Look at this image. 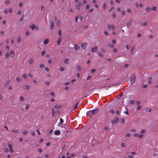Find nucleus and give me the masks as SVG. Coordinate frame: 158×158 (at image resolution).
<instances>
[{
    "label": "nucleus",
    "mask_w": 158,
    "mask_h": 158,
    "mask_svg": "<svg viewBox=\"0 0 158 158\" xmlns=\"http://www.w3.org/2000/svg\"><path fill=\"white\" fill-rule=\"evenodd\" d=\"M136 80V77L135 75L134 74L132 75L131 78V82L132 84H133L135 81Z\"/></svg>",
    "instance_id": "nucleus-1"
},
{
    "label": "nucleus",
    "mask_w": 158,
    "mask_h": 158,
    "mask_svg": "<svg viewBox=\"0 0 158 158\" xmlns=\"http://www.w3.org/2000/svg\"><path fill=\"white\" fill-rule=\"evenodd\" d=\"M108 27L109 30L112 29L113 30H114L115 28V27L114 25H108Z\"/></svg>",
    "instance_id": "nucleus-2"
},
{
    "label": "nucleus",
    "mask_w": 158,
    "mask_h": 158,
    "mask_svg": "<svg viewBox=\"0 0 158 158\" xmlns=\"http://www.w3.org/2000/svg\"><path fill=\"white\" fill-rule=\"evenodd\" d=\"M119 120V118H116L114 120H113L112 121V123L114 124H115L116 123H117Z\"/></svg>",
    "instance_id": "nucleus-3"
},
{
    "label": "nucleus",
    "mask_w": 158,
    "mask_h": 158,
    "mask_svg": "<svg viewBox=\"0 0 158 158\" xmlns=\"http://www.w3.org/2000/svg\"><path fill=\"white\" fill-rule=\"evenodd\" d=\"M87 46V44L86 43L82 44L81 47L83 49H85Z\"/></svg>",
    "instance_id": "nucleus-4"
},
{
    "label": "nucleus",
    "mask_w": 158,
    "mask_h": 158,
    "mask_svg": "<svg viewBox=\"0 0 158 158\" xmlns=\"http://www.w3.org/2000/svg\"><path fill=\"white\" fill-rule=\"evenodd\" d=\"M10 56L11 57H13L14 56V52L13 50H12L11 51L10 54Z\"/></svg>",
    "instance_id": "nucleus-5"
},
{
    "label": "nucleus",
    "mask_w": 158,
    "mask_h": 158,
    "mask_svg": "<svg viewBox=\"0 0 158 158\" xmlns=\"http://www.w3.org/2000/svg\"><path fill=\"white\" fill-rule=\"evenodd\" d=\"M98 112V110H92V111H91V113L93 115H95V114H96Z\"/></svg>",
    "instance_id": "nucleus-6"
},
{
    "label": "nucleus",
    "mask_w": 158,
    "mask_h": 158,
    "mask_svg": "<svg viewBox=\"0 0 158 158\" xmlns=\"http://www.w3.org/2000/svg\"><path fill=\"white\" fill-rule=\"evenodd\" d=\"M97 47H95L92 49V52H96L97 51Z\"/></svg>",
    "instance_id": "nucleus-7"
},
{
    "label": "nucleus",
    "mask_w": 158,
    "mask_h": 158,
    "mask_svg": "<svg viewBox=\"0 0 158 158\" xmlns=\"http://www.w3.org/2000/svg\"><path fill=\"white\" fill-rule=\"evenodd\" d=\"M91 115V113L90 111H89L86 113V116L87 117H90Z\"/></svg>",
    "instance_id": "nucleus-8"
},
{
    "label": "nucleus",
    "mask_w": 158,
    "mask_h": 158,
    "mask_svg": "<svg viewBox=\"0 0 158 158\" xmlns=\"http://www.w3.org/2000/svg\"><path fill=\"white\" fill-rule=\"evenodd\" d=\"M61 105H56L53 107V109L54 110V109L56 108H60L61 107Z\"/></svg>",
    "instance_id": "nucleus-9"
},
{
    "label": "nucleus",
    "mask_w": 158,
    "mask_h": 158,
    "mask_svg": "<svg viewBox=\"0 0 158 158\" xmlns=\"http://www.w3.org/2000/svg\"><path fill=\"white\" fill-rule=\"evenodd\" d=\"M54 134L55 135H59L60 134V131L59 130H56L54 131Z\"/></svg>",
    "instance_id": "nucleus-10"
},
{
    "label": "nucleus",
    "mask_w": 158,
    "mask_h": 158,
    "mask_svg": "<svg viewBox=\"0 0 158 158\" xmlns=\"http://www.w3.org/2000/svg\"><path fill=\"white\" fill-rule=\"evenodd\" d=\"M30 88V86L29 85H25L24 87V89L26 90H28Z\"/></svg>",
    "instance_id": "nucleus-11"
},
{
    "label": "nucleus",
    "mask_w": 158,
    "mask_h": 158,
    "mask_svg": "<svg viewBox=\"0 0 158 158\" xmlns=\"http://www.w3.org/2000/svg\"><path fill=\"white\" fill-rule=\"evenodd\" d=\"M19 99H20V101H21V102H24V99L23 96H20L19 97Z\"/></svg>",
    "instance_id": "nucleus-12"
},
{
    "label": "nucleus",
    "mask_w": 158,
    "mask_h": 158,
    "mask_svg": "<svg viewBox=\"0 0 158 158\" xmlns=\"http://www.w3.org/2000/svg\"><path fill=\"white\" fill-rule=\"evenodd\" d=\"M80 48L79 46L77 45H75V50H78Z\"/></svg>",
    "instance_id": "nucleus-13"
},
{
    "label": "nucleus",
    "mask_w": 158,
    "mask_h": 158,
    "mask_svg": "<svg viewBox=\"0 0 158 158\" xmlns=\"http://www.w3.org/2000/svg\"><path fill=\"white\" fill-rule=\"evenodd\" d=\"M12 132L15 133L16 134L19 132V131L17 129H14L12 130Z\"/></svg>",
    "instance_id": "nucleus-14"
},
{
    "label": "nucleus",
    "mask_w": 158,
    "mask_h": 158,
    "mask_svg": "<svg viewBox=\"0 0 158 158\" xmlns=\"http://www.w3.org/2000/svg\"><path fill=\"white\" fill-rule=\"evenodd\" d=\"M48 43H49V40H48V39H46L44 41V43L45 45L48 44Z\"/></svg>",
    "instance_id": "nucleus-15"
},
{
    "label": "nucleus",
    "mask_w": 158,
    "mask_h": 158,
    "mask_svg": "<svg viewBox=\"0 0 158 158\" xmlns=\"http://www.w3.org/2000/svg\"><path fill=\"white\" fill-rule=\"evenodd\" d=\"M30 28H31L32 30H33L35 28V25L34 24L30 26Z\"/></svg>",
    "instance_id": "nucleus-16"
},
{
    "label": "nucleus",
    "mask_w": 158,
    "mask_h": 158,
    "mask_svg": "<svg viewBox=\"0 0 158 158\" xmlns=\"http://www.w3.org/2000/svg\"><path fill=\"white\" fill-rule=\"evenodd\" d=\"M51 24L50 28H51V29H52L54 28V25L53 24V23L52 22H51Z\"/></svg>",
    "instance_id": "nucleus-17"
},
{
    "label": "nucleus",
    "mask_w": 158,
    "mask_h": 158,
    "mask_svg": "<svg viewBox=\"0 0 158 158\" xmlns=\"http://www.w3.org/2000/svg\"><path fill=\"white\" fill-rule=\"evenodd\" d=\"M61 41V38L60 37L59 38L57 42V44L58 45H59L60 44Z\"/></svg>",
    "instance_id": "nucleus-18"
},
{
    "label": "nucleus",
    "mask_w": 158,
    "mask_h": 158,
    "mask_svg": "<svg viewBox=\"0 0 158 158\" xmlns=\"http://www.w3.org/2000/svg\"><path fill=\"white\" fill-rule=\"evenodd\" d=\"M55 110L52 109V115L53 117H55Z\"/></svg>",
    "instance_id": "nucleus-19"
},
{
    "label": "nucleus",
    "mask_w": 158,
    "mask_h": 158,
    "mask_svg": "<svg viewBox=\"0 0 158 158\" xmlns=\"http://www.w3.org/2000/svg\"><path fill=\"white\" fill-rule=\"evenodd\" d=\"M10 0H7L5 2V4L7 6L10 4Z\"/></svg>",
    "instance_id": "nucleus-20"
},
{
    "label": "nucleus",
    "mask_w": 158,
    "mask_h": 158,
    "mask_svg": "<svg viewBox=\"0 0 158 158\" xmlns=\"http://www.w3.org/2000/svg\"><path fill=\"white\" fill-rule=\"evenodd\" d=\"M152 79L151 78H149L148 79L147 82L148 84H151L152 83Z\"/></svg>",
    "instance_id": "nucleus-21"
},
{
    "label": "nucleus",
    "mask_w": 158,
    "mask_h": 158,
    "mask_svg": "<svg viewBox=\"0 0 158 158\" xmlns=\"http://www.w3.org/2000/svg\"><path fill=\"white\" fill-rule=\"evenodd\" d=\"M146 132V130L144 129H143L141 130L140 131V133H145Z\"/></svg>",
    "instance_id": "nucleus-22"
},
{
    "label": "nucleus",
    "mask_w": 158,
    "mask_h": 158,
    "mask_svg": "<svg viewBox=\"0 0 158 158\" xmlns=\"http://www.w3.org/2000/svg\"><path fill=\"white\" fill-rule=\"evenodd\" d=\"M152 9L149 7H147L146 8V10L148 12H150L151 11Z\"/></svg>",
    "instance_id": "nucleus-23"
},
{
    "label": "nucleus",
    "mask_w": 158,
    "mask_h": 158,
    "mask_svg": "<svg viewBox=\"0 0 158 158\" xmlns=\"http://www.w3.org/2000/svg\"><path fill=\"white\" fill-rule=\"evenodd\" d=\"M9 52H7L6 54V57L7 59L9 57Z\"/></svg>",
    "instance_id": "nucleus-24"
},
{
    "label": "nucleus",
    "mask_w": 158,
    "mask_h": 158,
    "mask_svg": "<svg viewBox=\"0 0 158 158\" xmlns=\"http://www.w3.org/2000/svg\"><path fill=\"white\" fill-rule=\"evenodd\" d=\"M21 38L19 36L18 37V39H17V41L18 42V43H19L21 41Z\"/></svg>",
    "instance_id": "nucleus-25"
},
{
    "label": "nucleus",
    "mask_w": 158,
    "mask_h": 158,
    "mask_svg": "<svg viewBox=\"0 0 158 158\" xmlns=\"http://www.w3.org/2000/svg\"><path fill=\"white\" fill-rule=\"evenodd\" d=\"M16 80L18 82H20L21 81V79L19 77L17 78Z\"/></svg>",
    "instance_id": "nucleus-26"
},
{
    "label": "nucleus",
    "mask_w": 158,
    "mask_h": 158,
    "mask_svg": "<svg viewBox=\"0 0 158 158\" xmlns=\"http://www.w3.org/2000/svg\"><path fill=\"white\" fill-rule=\"evenodd\" d=\"M50 94L51 95L52 97H54L55 96V94L53 92H51L50 93Z\"/></svg>",
    "instance_id": "nucleus-27"
},
{
    "label": "nucleus",
    "mask_w": 158,
    "mask_h": 158,
    "mask_svg": "<svg viewBox=\"0 0 158 158\" xmlns=\"http://www.w3.org/2000/svg\"><path fill=\"white\" fill-rule=\"evenodd\" d=\"M57 25L58 26H60L61 25V23L60 22V21H58L57 22Z\"/></svg>",
    "instance_id": "nucleus-28"
},
{
    "label": "nucleus",
    "mask_w": 158,
    "mask_h": 158,
    "mask_svg": "<svg viewBox=\"0 0 158 158\" xmlns=\"http://www.w3.org/2000/svg\"><path fill=\"white\" fill-rule=\"evenodd\" d=\"M131 136V134L130 133H128L126 134V136L127 137H130Z\"/></svg>",
    "instance_id": "nucleus-29"
},
{
    "label": "nucleus",
    "mask_w": 158,
    "mask_h": 158,
    "mask_svg": "<svg viewBox=\"0 0 158 158\" xmlns=\"http://www.w3.org/2000/svg\"><path fill=\"white\" fill-rule=\"evenodd\" d=\"M69 63V59H66L65 60L64 62V63H66V64H68V63Z\"/></svg>",
    "instance_id": "nucleus-30"
},
{
    "label": "nucleus",
    "mask_w": 158,
    "mask_h": 158,
    "mask_svg": "<svg viewBox=\"0 0 158 158\" xmlns=\"http://www.w3.org/2000/svg\"><path fill=\"white\" fill-rule=\"evenodd\" d=\"M10 81H7L6 82V84L5 85V86H6L7 85H9L10 84Z\"/></svg>",
    "instance_id": "nucleus-31"
},
{
    "label": "nucleus",
    "mask_w": 158,
    "mask_h": 158,
    "mask_svg": "<svg viewBox=\"0 0 158 158\" xmlns=\"http://www.w3.org/2000/svg\"><path fill=\"white\" fill-rule=\"evenodd\" d=\"M98 55L99 56H100L101 57H103V55L102 54L100 53L99 52H98Z\"/></svg>",
    "instance_id": "nucleus-32"
},
{
    "label": "nucleus",
    "mask_w": 158,
    "mask_h": 158,
    "mask_svg": "<svg viewBox=\"0 0 158 158\" xmlns=\"http://www.w3.org/2000/svg\"><path fill=\"white\" fill-rule=\"evenodd\" d=\"M22 77L24 79H25L26 77H27V75L26 74H23V75L22 76Z\"/></svg>",
    "instance_id": "nucleus-33"
},
{
    "label": "nucleus",
    "mask_w": 158,
    "mask_h": 158,
    "mask_svg": "<svg viewBox=\"0 0 158 158\" xmlns=\"http://www.w3.org/2000/svg\"><path fill=\"white\" fill-rule=\"evenodd\" d=\"M27 132L26 130H25L23 132V134L24 135H27Z\"/></svg>",
    "instance_id": "nucleus-34"
},
{
    "label": "nucleus",
    "mask_w": 158,
    "mask_h": 158,
    "mask_svg": "<svg viewBox=\"0 0 158 158\" xmlns=\"http://www.w3.org/2000/svg\"><path fill=\"white\" fill-rule=\"evenodd\" d=\"M139 134L137 133H135L133 134V136L135 137H139Z\"/></svg>",
    "instance_id": "nucleus-35"
},
{
    "label": "nucleus",
    "mask_w": 158,
    "mask_h": 158,
    "mask_svg": "<svg viewBox=\"0 0 158 158\" xmlns=\"http://www.w3.org/2000/svg\"><path fill=\"white\" fill-rule=\"evenodd\" d=\"M33 62V60L30 59V60H29V63L30 64H32Z\"/></svg>",
    "instance_id": "nucleus-36"
},
{
    "label": "nucleus",
    "mask_w": 158,
    "mask_h": 158,
    "mask_svg": "<svg viewBox=\"0 0 158 158\" xmlns=\"http://www.w3.org/2000/svg\"><path fill=\"white\" fill-rule=\"evenodd\" d=\"M106 5L105 3H104L103 5V7L104 9H106Z\"/></svg>",
    "instance_id": "nucleus-37"
},
{
    "label": "nucleus",
    "mask_w": 158,
    "mask_h": 158,
    "mask_svg": "<svg viewBox=\"0 0 158 158\" xmlns=\"http://www.w3.org/2000/svg\"><path fill=\"white\" fill-rule=\"evenodd\" d=\"M63 122H64L62 118H60V123H59L62 124V123H63Z\"/></svg>",
    "instance_id": "nucleus-38"
},
{
    "label": "nucleus",
    "mask_w": 158,
    "mask_h": 158,
    "mask_svg": "<svg viewBox=\"0 0 158 158\" xmlns=\"http://www.w3.org/2000/svg\"><path fill=\"white\" fill-rule=\"evenodd\" d=\"M126 144L125 143H122L121 144V146L123 148H125L126 147Z\"/></svg>",
    "instance_id": "nucleus-39"
},
{
    "label": "nucleus",
    "mask_w": 158,
    "mask_h": 158,
    "mask_svg": "<svg viewBox=\"0 0 158 158\" xmlns=\"http://www.w3.org/2000/svg\"><path fill=\"white\" fill-rule=\"evenodd\" d=\"M9 12V10H7L6 9H5L4 10V12L6 14H7Z\"/></svg>",
    "instance_id": "nucleus-40"
},
{
    "label": "nucleus",
    "mask_w": 158,
    "mask_h": 158,
    "mask_svg": "<svg viewBox=\"0 0 158 158\" xmlns=\"http://www.w3.org/2000/svg\"><path fill=\"white\" fill-rule=\"evenodd\" d=\"M41 9L42 10H44L45 9V7L43 6H41Z\"/></svg>",
    "instance_id": "nucleus-41"
},
{
    "label": "nucleus",
    "mask_w": 158,
    "mask_h": 158,
    "mask_svg": "<svg viewBox=\"0 0 158 158\" xmlns=\"http://www.w3.org/2000/svg\"><path fill=\"white\" fill-rule=\"evenodd\" d=\"M45 84L47 85H48L50 84V82L48 81H46L45 82Z\"/></svg>",
    "instance_id": "nucleus-42"
},
{
    "label": "nucleus",
    "mask_w": 158,
    "mask_h": 158,
    "mask_svg": "<svg viewBox=\"0 0 158 158\" xmlns=\"http://www.w3.org/2000/svg\"><path fill=\"white\" fill-rule=\"evenodd\" d=\"M127 12L129 13V14H130L131 13V10L130 9H128L127 10Z\"/></svg>",
    "instance_id": "nucleus-43"
},
{
    "label": "nucleus",
    "mask_w": 158,
    "mask_h": 158,
    "mask_svg": "<svg viewBox=\"0 0 158 158\" xmlns=\"http://www.w3.org/2000/svg\"><path fill=\"white\" fill-rule=\"evenodd\" d=\"M156 6H153L152 7V10H156Z\"/></svg>",
    "instance_id": "nucleus-44"
},
{
    "label": "nucleus",
    "mask_w": 158,
    "mask_h": 158,
    "mask_svg": "<svg viewBox=\"0 0 158 158\" xmlns=\"http://www.w3.org/2000/svg\"><path fill=\"white\" fill-rule=\"evenodd\" d=\"M142 107L141 106L139 105L137 108V109L138 110H139L141 109Z\"/></svg>",
    "instance_id": "nucleus-45"
},
{
    "label": "nucleus",
    "mask_w": 158,
    "mask_h": 158,
    "mask_svg": "<svg viewBox=\"0 0 158 158\" xmlns=\"http://www.w3.org/2000/svg\"><path fill=\"white\" fill-rule=\"evenodd\" d=\"M8 146L10 149H12V146L11 144L9 143Z\"/></svg>",
    "instance_id": "nucleus-46"
},
{
    "label": "nucleus",
    "mask_w": 158,
    "mask_h": 158,
    "mask_svg": "<svg viewBox=\"0 0 158 158\" xmlns=\"http://www.w3.org/2000/svg\"><path fill=\"white\" fill-rule=\"evenodd\" d=\"M131 132H136L137 131V130L136 129H132L131 130Z\"/></svg>",
    "instance_id": "nucleus-47"
},
{
    "label": "nucleus",
    "mask_w": 158,
    "mask_h": 158,
    "mask_svg": "<svg viewBox=\"0 0 158 158\" xmlns=\"http://www.w3.org/2000/svg\"><path fill=\"white\" fill-rule=\"evenodd\" d=\"M37 133H38V134L39 135H40L41 134V133L39 131V130L38 129H37L36 130Z\"/></svg>",
    "instance_id": "nucleus-48"
},
{
    "label": "nucleus",
    "mask_w": 158,
    "mask_h": 158,
    "mask_svg": "<svg viewBox=\"0 0 158 158\" xmlns=\"http://www.w3.org/2000/svg\"><path fill=\"white\" fill-rule=\"evenodd\" d=\"M142 24H143V26H146V25H147V22H144V23H142Z\"/></svg>",
    "instance_id": "nucleus-49"
},
{
    "label": "nucleus",
    "mask_w": 158,
    "mask_h": 158,
    "mask_svg": "<svg viewBox=\"0 0 158 158\" xmlns=\"http://www.w3.org/2000/svg\"><path fill=\"white\" fill-rule=\"evenodd\" d=\"M129 103L130 104H133L134 103V101H132V100H130L129 101Z\"/></svg>",
    "instance_id": "nucleus-50"
},
{
    "label": "nucleus",
    "mask_w": 158,
    "mask_h": 158,
    "mask_svg": "<svg viewBox=\"0 0 158 158\" xmlns=\"http://www.w3.org/2000/svg\"><path fill=\"white\" fill-rule=\"evenodd\" d=\"M29 107V105H27L26 106V109L27 110L28 109Z\"/></svg>",
    "instance_id": "nucleus-51"
},
{
    "label": "nucleus",
    "mask_w": 158,
    "mask_h": 158,
    "mask_svg": "<svg viewBox=\"0 0 158 158\" xmlns=\"http://www.w3.org/2000/svg\"><path fill=\"white\" fill-rule=\"evenodd\" d=\"M143 135H139V138H143Z\"/></svg>",
    "instance_id": "nucleus-52"
},
{
    "label": "nucleus",
    "mask_w": 158,
    "mask_h": 158,
    "mask_svg": "<svg viewBox=\"0 0 158 158\" xmlns=\"http://www.w3.org/2000/svg\"><path fill=\"white\" fill-rule=\"evenodd\" d=\"M151 108H147V109H146V111H147V112H150L151 111Z\"/></svg>",
    "instance_id": "nucleus-53"
},
{
    "label": "nucleus",
    "mask_w": 158,
    "mask_h": 158,
    "mask_svg": "<svg viewBox=\"0 0 158 158\" xmlns=\"http://www.w3.org/2000/svg\"><path fill=\"white\" fill-rule=\"evenodd\" d=\"M9 50V46L7 45L6 47V51H8Z\"/></svg>",
    "instance_id": "nucleus-54"
},
{
    "label": "nucleus",
    "mask_w": 158,
    "mask_h": 158,
    "mask_svg": "<svg viewBox=\"0 0 158 158\" xmlns=\"http://www.w3.org/2000/svg\"><path fill=\"white\" fill-rule=\"evenodd\" d=\"M4 150L6 152H8L9 151V149L7 148H4Z\"/></svg>",
    "instance_id": "nucleus-55"
},
{
    "label": "nucleus",
    "mask_w": 158,
    "mask_h": 158,
    "mask_svg": "<svg viewBox=\"0 0 158 158\" xmlns=\"http://www.w3.org/2000/svg\"><path fill=\"white\" fill-rule=\"evenodd\" d=\"M117 49L116 48H114L113 49V51L114 52H117Z\"/></svg>",
    "instance_id": "nucleus-56"
},
{
    "label": "nucleus",
    "mask_w": 158,
    "mask_h": 158,
    "mask_svg": "<svg viewBox=\"0 0 158 158\" xmlns=\"http://www.w3.org/2000/svg\"><path fill=\"white\" fill-rule=\"evenodd\" d=\"M26 35H27V36H28L29 35V32L28 31H27L26 32Z\"/></svg>",
    "instance_id": "nucleus-57"
},
{
    "label": "nucleus",
    "mask_w": 158,
    "mask_h": 158,
    "mask_svg": "<svg viewBox=\"0 0 158 158\" xmlns=\"http://www.w3.org/2000/svg\"><path fill=\"white\" fill-rule=\"evenodd\" d=\"M31 133L33 136H34L35 135V133L34 132H32Z\"/></svg>",
    "instance_id": "nucleus-58"
},
{
    "label": "nucleus",
    "mask_w": 158,
    "mask_h": 158,
    "mask_svg": "<svg viewBox=\"0 0 158 158\" xmlns=\"http://www.w3.org/2000/svg\"><path fill=\"white\" fill-rule=\"evenodd\" d=\"M44 64H40V68L41 69H43L44 68Z\"/></svg>",
    "instance_id": "nucleus-59"
},
{
    "label": "nucleus",
    "mask_w": 158,
    "mask_h": 158,
    "mask_svg": "<svg viewBox=\"0 0 158 158\" xmlns=\"http://www.w3.org/2000/svg\"><path fill=\"white\" fill-rule=\"evenodd\" d=\"M13 10L11 8H10L9 10V12L10 13H11L12 12Z\"/></svg>",
    "instance_id": "nucleus-60"
},
{
    "label": "nucleus",
    "mask_w": 158,
    "mask_h": 158,
    "mask_svg": "<svg viewBox=\"0 0 158 158\" xmlns=\"http://www.w3.org/2000/svg\"><path fill=\"white\" fill-rule=\"evenodd\" d=\"M76 7L77 10H79L80 9V6L78 5H76Z\"/></svg>",
    "instance_id": "nucleus-61"
},
{
    "label": "nucleus",
    "mask_w": 158,
    "mask_h": 158,
    "mask_svg": "<svg viewBox=\"0 0 158 158\" xmlns=\"http://www.w3.org/2000/svg\"><path fill=\"white\" fill-rule=\"evenodd\" d=\"M130 48V45H127V46H126V48L127 49H129Z\"/></svg>",
    "instance_id": "nucleus-62"
},
{
    "label": "nucleus",
    "mask_w": 158,
    "mask_h": 158,
    "mask_svg": "<svg viewBox=\"0 0 158 158\" xmlns=\"http://www.w3.org/2000/svg\"><path fill=\"white\" fill-rule=\"evenodd\" d=\"M110 112L112 114H113L114 113V110H110Z\"/></svg>",
    "instance_id": "nucleus-63"
},
{
    "label": "nucleus",
    "mask_w": 158,
    "mask_h": 158,
    "mask_svg": "<svg viewBox=\"0 0 158 158\" xmlns=\"http://www.w3.org/2000/svg\"><path fill=\"white\" fill-rule=\"evenodd\" d=\"M42 150L41 148H39L38 149V151L40 153L41 152H42Z\"/></svg>",
    "instance_id": "nucleus-64"
}]
</instances>
